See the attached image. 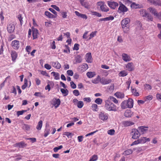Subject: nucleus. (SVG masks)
I'll return each mask as SVG.
<instances>
[{"label":"nucleus","instance_id":"obj_1","mask_svg":"<svg viewBox=\"0 0 161 161\" xmlns=\"http://www.w3.org/2000/svg\"><path fill=\"white\" fill-rule=\"evenodd\" d=\"M104 107L107 110L110 111L115 112L117 111L116 106L110 101L109 99L105 100Z\"/></svg>","mask_w":161,"mask_h":161},{"label":"nucleus","instance_id":"obj_2","mask_svg":"<svg viewBox=\"0 0 161 161\" xmlns=\"http://www.w3.org/2000/svg\"><path fill=\"white\" fill-rule=\"evenodd\" d=\"M130 134L132 136V138L134 139H137L141 135V133L139 132L138 130L136 129H132Z\"/></svg>","mask_w":161,"mask_h":161},{"label":"nucleus","instance_id":"obj_3","mask_svg":"<svg viewBox=\"0 0 161 161\" xmlns=\"http://www.w3.org/2000/svg\"><path fill=\"white\" fill-rule=\"evenodd\" d=\"M107 3L109 7L111 9H115L119 5L117 3L112 0L108 1Z\"/></svg>","mask_w":161,"mask_h":161},{"label":"nucleus","instance_id":"obj_4","mask_svg":"<svg viewBox=\"0 0 161 161\" xmlns=\"http://www.w3.org/2000/svg\"><path fill=\"white\" fill-rule=\"evenodd\" d=\"M128 10V8L123 4L121 3L119 4V6L118 8V12L125 13Z\"/></svg>","mask_w":161,"mask_h":161},{"label":"nucleus","instance_id":"obj_5","mask_svg":"<svg viewBox=\"0 0 161 161\" xmlns=\"http://www.w3.org/2000/svg\"><path fill=\"white\" fill-rule=\"evenodd\" d=\"M11 46L14 49L17 50L19 47V42L17 40H14L11 42Z\"/></svg>","mask_w":161,"mask_h":161},{"label":"nucleus","instance_id":"obj_6","mask_svg":"<svg viewBox=\"0 0 161 161\" xmlns=\"http://www.w3.org/2000/svg\"><path fill=\"white\" fill-rule=\"evenodd\" d=\"M52 102L55 108H57L59 106L61 103L60 99L56 98H54L52 100Z\"/></svg>","mask_w":161,"mask_h":161},{"label":"nucleus","instance_id":"obj_7","mask_svg":"<svg viewBox=\"0 0 161 161\" xmlns=\"http://www.w3.org/2000/svg\"><path fill=\"white\" fill-rule=\"evenodd\" d=\"M148 128V126H140L138 127L137 129L142 134H144L147 132Z\"/></svg>","mask_w":161,"mask_h":161},{"label":"nucleus","instance_id":"obj_8","mask_svg":"<svg viewBox=\"0 0 161 161\" xmlns=\"http://www.w3.org/2000/svg\"><path fill=\"white\" fill-rule=\"evenodd\" d=\"M7 29L8 32L9 33H11L14 31L15 26L14 25L10 24L7 25Z\"/></svg>","mask_w":161,"mask_h":161},{"label":"nucleus","instance_id":"obj_9","mask_svg":"<svg viewBox=\"0 0 161 161\" xmlns=\"http://www.w3.org/2000/svg\"><path fill=\"white\" fill-rule=\"evenodd\" d=\"M112 80L110 79H105L104 77L101 78L100 83L103 85H106L111 82Z\"/></svg>","mask_w":161,"mask_h":161},{"label":"nucleus","instance_id":"obj_10","mask_svg":"<svg viewBox=\"0 0 161 161\" xmlns=\"http://www.w3.org/2000/svg\"><path fill=\"white\" fill-rule=\"evenodd\" d=\"M99 117L103 120H106L108 119V114L104 112H100L99 114Z\"/></svg>","mask_w":161,"mask_h":161},{"label":"nucleus","instance_id":"obj_11","mask_svg":"<svg viewBox=\"0 0 161 161\" xmlns=\"http://www.w3.org/2000/svg\"><path fill=\"white\" fill-rule=\"evenodd\" d=\"M143 12V13H142V16L143 17L147 16L148 21H152L153 20V18L149 14L146 12L145 10H144L143 11H142V12Z\"/></svg>","mask_w":161,"mask_h":161},{"label":"nucleus","instance_id":"obj_12","mask_svg":"<svg viewBox=\"0 0 161 161\" xmlns=\"http://www.w3.org/2000/svg\"><path fill=\"white\" fill-rule=\"evenodd\" d=\"M80 2L83 6L86 8H90V5L89 2L87 0H80Z\"/></svg>","mask_w":161,"mask_h":161},{"label":"nucleus","instance_id":"obj_13","mask_svg":"<svg viewBox=\"0 0 161 161\" xmlns=\"http://www.w3.org/2000/svg\"><path fill=\"white\" fill-rule=\"evenodd\" d=\"M26 144L25 142L23 141L14 144V147H19L20 148H24L25 147H26Z\"/></svg>","mask_w":161,"mask_h":161},{"label":"nucleus","instance_id":"obj_14","mask_svg":"<svg viewBox=\"0 0 161 161\" xmlns=\"http://www.w3.org/2000/svg\"><path fill=\"white\" fill-rule=\"evenodd\" d=\"M85 57L86 61L88 63H91L92 58L91 53H87L85 55Z\"/></svg>","mask_w":161,"mask_h":161},{"label":"nucleus","instance_id":"obj_15","mask_svg":"<svg viewBox=\"0 0 161 161\" xmlns=\"http://www.w3.org/2000/svg\"><path fill=\"white\" fill-rule=\"evenodd\" d=\"M122 59L125 62L130 61L131 59L130 56L126 53H123L122 55Z\"/></svg>","mask_w":161,"mask_h":161},{"label":"nucleus","instance_id":"obj_16","mask_svg":"<svg viewBox=\"0 0 161 161\" xmlns=\"http://www.w3.org/2000/svg\"><path fill=\"white\" fill-rule=\"evenodd\" d=\"M32 31L33 39H36L37 38V35L38 34V30L35 28H32Z\"/></svg>","mask_w":161,"mask_h":161},{"label":"nucleus","instance_id":"obj_17","mask_svg":"<svg viewBox=\"0 0 161 161\" xmlns=\"http://www.w3.org/2000/svg\"><path fill=\"white\" fill-rule=\"evenodd\" d=\"M11 55L12 60L13 61H15L18 56L16 52L14 51H12L11 53Z\"/></svg>","mask_w":161,"mask_h":161},{"label":"nucleus","instance_id":"obj_18","mask_svg":"<svg viewBox=\"0 0 161 161\" xmlns=\"http://www.w3.org/2000/svg\"><path fill=\"white\" fill-rule=\"evenodd\" d=\"M130 21L129 18H126L123 19L121 21V24L122 26H128L127 25Z\"/></svg>","mask_w":161,"mask_h":161},{"label":"nucleus","instance_id":"obj_19","mask_svg":"<svg viewBox=\"0 0 161 161\" xmlns=\"http://www.w3.org/2000/svg\"><path fill=\"white\" fill-rule=\"evenodd\" d=\"M126 101L128 108H132L133 105V100L131 98H129L128 100Z\"/></svg>","mask_w":161,"mask_h":161},{"label":"nucleus","instance_id":"obj_20","mask_svg":"<svg viewBox=\"0 0 161 161\" xmlns=\"http://www.w3.org/2000/svg\"><path fill=\"white\" fill-rule=\"evenodd\" d=\"M140 143H144L147 142H149L150 139L149 138L146 137H141L138 139Z\"/></svg>","mask_w":161,"mask_h":161},{"label":"nucleus","instance_id":"obj_21","mask_svg":"<svg viewBox=\"0 0 161 161\" xmlns=\"http://www.w3.org/2000/svg\"><path fill=\"white\" fill-rule=\"evenodd\" d=\"M122 124L125 127L133 125L134 123L130 121H124L122 122Z\"/></svg>","mask_w":161,"mask_h":161},{"label":"nucleus","instance_id":"obj_22","mask_svg":"<svg viewBox=\"0 0 161 161\" xmlns=\"http://www.w3.org/2000/svg\"><path fill=\"white\" fill-rule=\"evenodd\" d=\"M126 67L128 70L131 71L134 70V66L133 63L132 62L129 63L126 66Z\"/></svg>","mask_w":161,"mask_h":161},{"label":"nucleus","instance_id":"obj_23","mask_svg":"<svg viewBox=\"0 0 161 161\" xmlns=\"http://www.w3.org/2000/svg\"><path fill=\"white\" fill-rule=\"evenodd\" d=\"M75 13L77 16L82 18L85 19H87V17L86 15L80 14L77 11H75Z\"/></svg>","mask_w":161,"mask_h":161},{"label":"nucleus","instance_id":"obj_24","mask_svg":"<svg viewBox=\"0 0 161 161\" xmlns=\"http://www.w3.org/2000/svg\"><path fill=\"white\" fill-rule=\"evenodd\" d=\"M22 128L25 131H29L31 128V126L28 124H23L22 125Z\"/></svg>","mask_w":161,"mask_h":161},{"label":"nucleus","instance_id":"obj_25","mask_svg":"<svg viewBox=\"0 0 161 161\" xmlns=\"http://www.w3.org/2000/svg\"><path fill=\"white\" fill-rule=\"evenodd\" d=\"M45 14L46 16L49 18L54 19L56 17V16L54 15L51 14L50 12L47 11H46L45 12Z\"/></svg>","mask_w":161,"mask_h":161},{"label":"nucleus","instance_id":"obj_26","mask_svg":"<svg viewBox=\"0 0 161 161\" xmlns=\"http://www.w3.org/2000/svg\"><path fill=\"white\" fill-rule=\"evenodd\" d=\"M46 129L44 131V136L46 137L49 133L50 129L49 125L47 124H46Z\"/></svg>","mask_w":161,"mask_h":161},{"label":"nucleus","instance_id":"obj_27","mask_svg":"<svg viewBox=\"0 0 161 161\" xmlns=\"http://www.w3.org/2000/svg\"><path fill=\"white\" fill-rule=\"evenodd\" d=\"M114 95L117 98H124L125 96L123 93L119 92H117L115 93Z\"/></svg>","mask_w":161,"mask_h":161},{"label":"nucleus","instance_id":"obj_28","mask_svg":"<svg viewBox=\"0 0 161 161\" xmlns=\"http://www.w3.org/2000/svg\"><path fill=\"white\" fill-rule=\"evenodd\" d=\"M52 64L53 66L57 69H60L61 67L60 64L58 61L56 62H52Z\"/></svg>","mask_w":161,"mask_h":161},{"label":"nucleus","instance_id":"obj_29","mask_svg":"<svg viewBox=\"0 0 161 161\" xmlns=\"http://www.w3.org/2000/svg\"><path fill=\"white\" fill-rule=\"evenodd\" d=\"M133 114V113L130 110H127L124 113V115L126 117H130Z\"/></svg>","mask_w":161,"mask_h":161},{"label":"nucleus","instance_id":"obj_30","mask_svg":"<svg viewBox=\"0 0 161 161\" xmlns=\"http://www.w3.org/2000/svg\"><path fill=\"white\" fill-rule=\"evenodd\" d=\"M141 5L138 4H136L135 3H133L131 4V7L132 8H141L142 7Z\"/></svg>","mask_w":161,"mask_h":161},{"label":"nucleus","instance_id":"obj_31","mask_svg":"<svg viewBox=\"0 0 161 161\" xmlns=\"http://www.w3.org/2000/svg\"><path fill=\"white\" fill-rule=\"evenodd\" d=\"M88 65L86 64H83L81 67V71L84 72L88 68Z\"/></svg>","mask_w":161,"mask_h":161},{"label":"nucleus","instance_id":"obj_32","mask_svg":"<svg viewBox=\"0 0 161 161\" xmlns=\"http://www.w3.org/2000/svg\"><path fill=\"white\" fill-rule=\"evenodd\" d=\"M101 77L99 75H98L97 78L94 79L92 80V82L94 84L98 83L99 82H100Z\"/></svg>","mask_w":161,"mask_h":161},{"label":"nucleus","instance_id":"obj_33","mask_svg":"<svg viewBox=\"0 0 161 161\" xmlns=\"http://www.w3.org/2000/svg\"><path fill=\"white\" fill-rule=\"evenodd\" d=\"M75 63L76 64L80 63L82 60V58L80 56L78 55L75 57Z\"/></svg>","mask_w":161,"mask_h":161},{"label":"nucleus","instance_id":"obj_34","mask_svg":"<svg viewBox=\"0 0 161 161\" xmlns=\"http://www.w3.org/2000/svg\"><path fill=\"white\" fill-rule=\"evenodd\" d=\"M62 94L64 96H67L69 93V91L67 89L61 88L60 90Z\"/></svg>","mask_w":161,"mask_h":161},{"label":"nucleus","instance_id":"obj_35","mask_svg":"<svg viewBox=\"0 0 161 161\" xmlns=\"http://www.w3.org/2000/svg\"><path fill=\"white\" fill-rule=\"evenodd\" d=\"M121 108L122 109H125L128 108L126 101H123L121 104Z\"/></svg>","mask_w":161,"mask_h":161},{"label":"nucleus","instance_id":"obj_36","mask_svg":"<svg viewBox=\"0 0 161 161\" xmlns=\"http://www.w3.org/2000/svg\"><path fill=\"white\" fill-rule=\"evenodd\" d=\"M51 74H53L54 77V79L56 80H59L60 79L59 74L58 73H56L54 72H52Z\"/></svg>","mask_w":161,"mask_h":161},{"label":"nucleus","instance_id":"obj_37","mask_svg":"<svg viewBox=\"0 0 161 161\" xmlns=\"http://www.w3.org/2000/svg\"><path fill=\"white\" fill-rule=\"evenodd\" d=\"M148 9L150 13L153 14L154 15L157 14V12L155 8L150 7L148 8Z\"/></svg>","mask_w":161,"mask_h":161},{"label":"nucleus","instance_id":"obj_38","mask_svg":"<svg viewBox=\"0 0 161 161\" xmlns=\"http://www.w3.org/2000/svg\"><path fill=\"white\" fill-rule=\"evenodd\" d=\"M42 121L41 120H40L38 122V125L36 126V128L38 130H40L42 126Z\"/></svg>","mask_w":161,"mask_h":161},{"label":"nucleus","instance_id":"obj_39","mask_svg":"<svg viewBox=\"0 0 161 161\" xmlns=\"http://www.w3.org/2000/svg\"><path fill=\"white\" fill-rule=\"evenodd\" d=\"M100 9L102 11L104 12H107L109 10V8L105 4Z\"/></svg>","mask_w":161,"mask_h":161},{"label":"nucleus","instance_id":"obj_40","mask_svg":"<svg viewBox=\"0 0 161 161\" xmlns=\"http://www.w3.org/2000/svg\"><path fill=\"white\" fill-rule=\"evenodd\" d=\"M63 135L67 136L68 138H71L74 134L69 132H65L63 133Z\"/></svg>","mask_w":161,"mask_h":161},{"label":"nucleus","instance_id":"obj_41","mask_svg":"<svg viewBox=\"0 0 161 161\" xmlns=\"http://www.w3.org/2000/svg\"><path fill=\"white\" fill-rule=\"evenodd\" d=\"M108 99H109L110 101H113L115 103H118V100L116 98L110 96L108 97Z\"/></svg>","mask_w":161,"mask_h":161},{"label":"nucleus","instance_id":"obj_42","mask_svg":"<svg viewBox=\"0 0 161 161\" xmlns=\"http://www.w3.org/2000/svg\"><path fill=\"white\" fill-rule=\"evenodd\" d=\"M133 152L132 150L131 149H129L125 151L123 154L125 155H128L132 153Z\"/></svg>","mask_w":161,"mask_h":161},{"label":"nucleus","instance_id":"obj_43","mask_svg":"<svg viewBox=\"0 0 161 161\" xmlns=\"http://www.w3.org/2000/svg\"><path fill=\"white\" fill-rule=\"evenodd\" d=\"M97 33V31L92 32L90 35V37L87 39V40H89L96 36Z\"/></svg>","mask_w":161,"mask_h":161},{"label":"nucleus","instance_id":"obj_44","mask_svg":"<svg viewBox=\"0 0 161 161\" xmlns=\"http://www.w3.org/2000/svg\"><path fill=\"white\" fill-rule=\"evenodd\" d=\"M122 28L123 29V32L125 33H127L129 30V26H122Z\"/></svg>","mask_w":161,"mask_h":161},{"label":"nucleus","instance_id":"obj_45","mask_svg":"<svg viewBox=\"0 0 161 161\" xmlns=\"http://www.w3.org/2000/svg\"><path fill=\"white\" fill-rule=\"evenodd\" d=\"M98 159V157L97 155H93L90 158L89 161H96Z\"/></svg>","mask_w":161,"mask_h":161},{"label":"nucleus","instance_id":"obj_46","mask_svg":"<svg viewBox=\"0 0 161 161\" xmlns=\"http://www.w3.org/2000/svg\"><path fill=\"white\" fill-rule=\"evenodd\" d=\"M86 75L89 78H92L93 77L94 75V73L92 72H88L87 73Z\"/></svg>","mask_w":161,"mask_h":161},{"label":"nucleus","instance_id":"obj_47","mask_svg":"<svg viewBox=\"0 0 161 161\" xmlns=\"http://www.w3.org/2000/svg\"><path fill=\"white\" fill-rule=\"evenodd\" d=\"M95 102L98 104H101L103 102V100L99 98H97L94 101Z\"/></svg>","mask_w":161,"mask_h":161},{"label":"nucleus","instance_id":"obj_48","mask_svg":"<svg viewBox=\"0 0 161 161\" xmlns=\"http://www.w3.org/2000/svg\"><path fill=\"white\" fill-rule=\"evenodd\" d=\"M131 89L132 92L133 93L134 95L136 96H138L139 95V93L138 92H136V89H132V87H131Z\"/></svg>","mask_w":161,"mask_h":161},{"label":"nucleus","instance_id":"obj_49","mask_svg":"<svg viewBox=\"0 0 161 161\" xmlns=\"http://www.w3.org/2000/svg\"><path fill=\"white\" fill-rule=\"evenodd\" d=\"M84 103L83 102L81 101H79L78 102L77 106V107L79 108H82L83 106Z\"/></svg>","mask_w":161,"mask_h":161},{"label":"nucleus","instance_id":"obj_50","mask_svg":"<svg viewBox=\"0 0 161 161\" xmlns=\"http://www.w3.org/2000/svg\"><path fill=\"white\" fill-rule=\"evenodd\" d=\"M127 75V73L125 71H121L119 73V75L121 76L124 77Z\"/></svg>","mask_w":161,"mask_h":161},{"label":"nucleus","instance_id":"obj_51","mask_svg":"<svg viewBox=\"0 0 161 161\" xmlns=\"http://www.w3.org/2000/svg\"><path fill=\"white\" fill-rule=\"evenodd\" d=\"M63 147L62 145H60L58 147H56L53 148V150L54 152H57L58 150L62 149Z\"/></svg>","mask_w":161,"mask_h":161},{"label":"nucleus","instance_id":"obj_52","mask_svg":"<svg viewBox=\"0 0 161 161\" xmlns=\"http://www.w3.org/2000/svg\"><path fill=\"white\" fill-rule=\"evenodd\" d=\"M27 111L26 110H22L21 111H18L17 112V114L18 117H19L20 115L23 114L24 113Z\"/></svg>","mask_w":161,"mask_h":161},{"label":"nucleus","instance_id":"obj_53","mask_svg":"<svg viewBox=\"0 0 161 161\" xmlns=\"http://www.w3.org/2000/svg\"><path fill=\"white\" fill-rule=\"evenodd\" d=\"M157 27L159 29H160V33L158 36V37L160 39H161V24H157Z\"/></svg>","mask_w":161,"mask_h":161},{"label":"nucleus","instance_id":"obj_54","mask_svg":"<svg viewBox=\"0 0 161 161\" xmlns=\"http://www.w3.org/2000/svg\"><path fill=\"white\" fill-rule=\"evenodd\" d=\"M65 46L66 48L68 50H64L63 52L64 53H68V54L69 53H70V51L69 47L68 45H65Z\"/></svg>","mask_w":161,"mask_h":161},{"label":"nucleus","instance_id":"obj_55","mask_svg":"<svg viewBox=\"0 0 161 161\" xmlns=\"http://www.w3.org/2000/svg\"><path fill=\"white\" fill-rule=\"evenodd\" d=\"M145 88V89L149 90L152 89L151 86L148 84H146L144 85Z\"/></svg>","mask_w":161,"mask_h":161},{"label":"nucleus","instance_id":"obj_56","mask_svg":"<svg viewBox=\"0 0 161 161\" xmlns=\"http://www.w3.org/2000/svg\"><path fill=\"white\" fill-rule=\"evenodd\" d=\"M73 94L74 95L77 96L80 95V92L79 91L77 90H75L73 92Z\"/></svg>","mask_w":161,"mask_h":161},{"label":"nucleus","instance_id":"obj_57","mask_svg":"<svg viewBox=\"0 0 161 161\" xmlns=\"http://www.w3.org/2000/svg\"><path fill=\"white\" fill-rule=\"evenodd\" d=\"M79 44L78 43H75L74 45L73 48V50H78L79 49Z\"/></svg>","mask_w":161,"mask_h":161},{"label":"nucleus","instance_id":"obj_58","mask_svg":"<svg viewBox=\"0 0 161 161\" xmlns=\"http://www.w3.org/2000/svg\"><path fill=\"white\" fill-rule=\"evenodd\" d=\"M98 106L97 104H93L92 105V107L93 108L92 110L94 111H96V109L97 108Z\"/></svg>","mask_w":161,"mask_h":161},{"label":"nucleus","instance_id":"obj_59","mask_svg":"<svg viewBox=\"0 0 161 161\" xmlns=\"http://www.w3.org/2000/svg\"><path fill=\"white\" fill-rule=\"evenodd\" d=\"M115 133V130L114 129H111L108 131V133L111 135H112L114 134Z\"/></svg>","mask_w":161,"mask_h":161},{"label":"nucleus","instance_id":"obj_60","mask_svg":"<svg viewBox=\"0 0 161 161\" xmlns=\"http://www.w3.org/2000/svg\"><path fill=\"white\" fill-rule=\"evenodd\" d=\"M34 95L37 97H43V95H42V94L40 92H36Z\"/></svg>","mask_w":161,"mask_h":161},{"label":"nucleus","instance_id":"obj_61","mask_svg":"<svg viewBox=\"0 0 161 161\" xmlns=\"http://www.w3.org/2000/svg\"><path fill=\"white\" fill-rule=\"evenodd\" d=\"M92 14L98 17H101L102 16V15L101 14L95 11L93 12H92Z\"/></svg>","mask_w":161,"mask_h":161},{"label":"nucleus","instance_id":"obj_62","mask_svg":"<svg viewBox=\"0 0 161 161\" xmlns=\"http://www.w3.org/2000/svg\"><path fill=\"white\" fill-rule=\"evenodd\" d=\"M146 99L145 101H146L147 100H151L153 98V96L151 95H149L145 97Z\"/></svg>","mask_w":161,"mask_h":161},{"label":"nucleus","instance_id":"obj_63","mask_svg":"<svg viewBox=\"0 0 161 161\" xmlns=\"http://www.w3.org/2000/svg\"><path fill=\"white\" fill-rule=\"evenodd\" d=\"M15 38V35L14 34H11L8 37V41H11L13 39Z\"/></svg>","mask_w":161,"mask_h":161},{"label":"nucleus","instance_id":"obj_64","mask_svg":"<svg viewBox=\"0 0 161 161\" xmlns=\"http://www.w3.org/2000/svg\"><path fill=\"white\" fill-rule=\"evenodd\" d=\"M156 96L157 99L161 102V93H157Z\"/></svg>","mask_w":161,"mask_h":161}]
</instances>
